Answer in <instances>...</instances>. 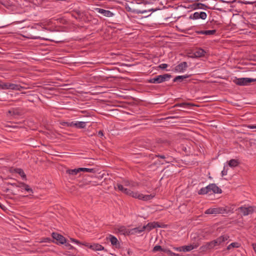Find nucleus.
<instances>
[{"instance_id":"nucleus-1","label":"nucleus","mask_w":256,"mask_h":256,"mask_svg":"<svg viewBox=\"0 0 256 256\" xmlns=\"http://www.w3.org/2000/svg\"><path fill=\"white\" fill-rule=\"evenodd\" d=\"M32 38H42L55 42H60L64 40V36L58 32H52L50 34H42L41 36H37L36 34L32 36Z\"/></svg>"},{"instance_id":"nucleus-2","label":"nucleus","mask_w":256,"mask_h":256,"mask_svg":"<svg viewBox=\"0 0 256 256\" xmlns=\"http://www.w3.org/2000/svg\"><path fill=\"white\" fill-rule=\"evenodd\" d=\"M172 77V76L168 74L162 75H158L148 80V82L151 84H160L168 80Z\"/></svg>"},{"instance_id":"nucleus-3","label":"nucleus","mask_w":256,"mask_h":256,"mask_svg":"<svg viewBox=\"0 0 256 256\" xmlns=\"http://www.w3.org/2000/svg\"><path fill=\"white\" fill-rule=\"evenodd\" d=\"M254 82H256V78H236L234 82L238 86H246L248 84Z\"/></svg>"},{"instance_id":"nucleus-4","label":"nucleus","mask_w":256,"mask_h":256,"mask_svg":"<svg viewBox=\"0 0 256 256\" xmlns=\"http://www.w3.org/2000/svg\"><path fill=\"white\" fill-rule=\"evenodd\" d=\"M52 237L54 239L53 242L57 244H64L66 243V238L62 235L56 232L52 233Z\"/></svg>"},{"instance_id":"nucleus-5","label":"nucleus","mask_w":256,"mask_h":256,"mask_svg":"<svg viewBox=\"0 0 256 256\" xmlns=\"http://www.w3.org/2000/svg\"><path fill=\"white\" fill-rule=\"evenodd\" d=\"M227 212L226 210L224 208H210L206 210V214H219Z\"/></svg>"},{"instance_id":"nucleus-6","label":"nucleus","mask_w":256,"mask_h":256,"mask_svg":"<svg viewBox=\"0 0 256 256\" xmlns=\"http://www.w3.org/2000/svg\"><path fill=\"white\" fill-rule=\"evenodd\" d=\"M230 238L228 234H224L213 240L215 246L222 245L223 244Z\"/></svg>"},{"instance_id":"nucleus-7","label":"nucleus","mask_w":256,"mask_h":256,"mask_svg":"<svg viewBox=\"0 0 256 256\" xmlns=\"http://www.w3.org/2000/svg\"><path fill=\"white\" fill-rule=\"evenodd\" d=\"M197 247H198L197 245L194 246L192 244H190V245H188V246H182L176 248L175 249L176 250L179 251V252L182 251L184 252H190V251L196 248Z\"/></svg>"},{"instance_id":"nucleus-8","label":"nucleus","mask_w":256,"mask_h":256,"mask_svg":"<svg viewBox=\"0 0 256 256\" xmlns=\"http://www.w3.org/2000/svg\"><path fill=\"white\" fill-rule=\"evenodd\" d=\"M207 16V14L205 12H195L193 14V16H190V18H194V19H198V18H201L202 20H205Z\"/></svg>"},{"instance_id":"nucleus-9","label":"nucleus","mask_w":256,"mask_h":256,"mask_svg":"<svg viewBox=\"0 0 256 256\" xmlns=\"http://www.w3.org/2000/svg\"><path fill=\"white\" fill-rule=\"evenodd\" d=\"M95 10L98 12L102 14L104 16L106 17H112L114 15V14L112 12L100 8H96Z\"/></svg>"},{"instance_id":"nucleus-10","label":"nucleus","mask_w":256,"mask_h":256,"mask_svg":"<svg viewBox=\"0 0 256 256\" xmlns=\"http://www.w3.org/2000/svg\"><path fill=\"white\" fill-rule=\"evenodd\" d=\"M107 240L109 239L112 244L115 246L116 248H119L120 247V244L118 242V239L114 236L110 234L108 238H106Z\"/></svg>"},{"instance_id":"nucleus-11","label":"nucleus","mask_w":256,"mask_h":256,"mask_svg":"<svg viewBox=\"0 0 256 256\" xmlns=\"http://www.w3.org/2000/svg\"><path fill=\"white\" fill-rule=\"evenodd\" d=\"M142 227H145V230H146L148 231H150L151 230L156 228H160V225L158 222H149L146 226H144Z\"/></svg>"},{"instance_id":"nucleus-12","label":"nucleus","mask_w":256,"mask_h":256,"mask_svg":"<svg viewBox=\"0 0 256 256\" xmlns=\"http://www.w3.org/2000/svg\"><path fill=\"white\" fill-rule=\"evenodd\" d=\"M22 113V110L19 108H12L8 112V114L14 116H20Z\"/></svg>"},{"instance_id":"nucleus-13","label":"nucleus","mask_w":256,"mask_h":256,"mask_svg":"<svg viewBox=\"0 0 256 256\" xmlns=\"http://www.w3.org/2000/svg\"><path fill=\"white\" fill-rule=\"evenodd\" d=\"M89 248L94 250H104L106 252L108 250L101 244H94L89 246Z\"/></svg>"},{"instance_id":"nucleus-14","label":"nucleus","mask_w":256,"mask_h":256,"mask_svg":"<svg viewBox=\"0 0 256 256\" xmlns=\"http://www.w3.org/2000/svg\"><path fill=\"white\" fill-rule=\"evenodd\" d=\"M145 230V227H137L134 228H132L128 232V234L130 235L131 234H140L142 232H144Z\"/></svg>"},{"instance_id":"nucleus-15","label":"nucleus","mask_w":256,"mask_h":256,"mask_svg":"<svg viewBox=\"0 0 256 256\" xmlns=\"http://www.w3.org/2000/svg\"><path fill=\"white\" fill-rule=\"evenodd\" d=\"M188 67L186 62H184L176 66V70L178 72H183Z\"/></svg>"},{"instance_id":"nucleus-16","label":"nucleus","mask_w":256,"mask_h":256,"mask_svg":"<svg viewBox=\"0 0 256 256\" xmlns=\"http://www.w3.org/2000/svg\"><path fill=\"white\" fill-rule=\"evenodd\" d=\"M116 230H117L118 232L120 234L127 236L130 235V234H128L130 230L127 229L124 226H120L119 228H116Z\"/></svg>"},{"instance_id":"nucleus-17","label":"nucleus","mask_w":256,"mask_h":256,"mask_svg":"<svg viewBox=\"0 0 256 256\" xmlns=\"http://www.w3.org/2000/svg\"><path fill=\"white\" fill-rule=\"evenodd\" d=\"M196 32L198 34H202L206 35H214L216 33V30H199L196 31Z\"/></svg>"},{"instance_id":"nucleus-18","label":"nucleus","mask_w":256,"mask_h":256,"mask_svg":"<svg viewBox=\"0 0 256 256\" xmlns=\"http://www.w3.org/2000/svg\"><path fill=\"white\" fill-rule=\"evenodd\" d=\"M206 52L202 48H198L194 52L196 57H202L204 56Z\"/></svg>"},{"instance_id":"nucleus-19","label":"nucleus","mask_w":256,"mask_h":256,"mask_svg":"<svg viewBox=\"0 0 256 256\" xmlns=\"http://www.w3.org/2000/svg\"><path fill=\"white\" fill-rule=\"evenodd\" d=\"M4 127L6 128V130L10 132H14V130L18 129L21 128V126H19L17 125L10 126L8 124L4 125Z\"/></svg>"},{"instance_id":"nucleus-20","label":"nucleus","mask_w":256,"mask_h":256,"mask_svg":"<svg viewBox=\"0 0 256 256\" xmlns=\"http://www.w3.org/2000/svg\"><path fill=\"white\" fill-rule=\"evenodd\" d=\"M7 185H10V186H16V187H17V188L22 187V186H25L26 188L28 187L26 186V184L25 183L22 182H8L7 183Z\"/></svg>"},{"instance_id":"nucleus-21","label":"nucleus","mask_w":256,"mask_h":256,"mask_svg":"<svg viewBox=\"0 0 256 256\" xmlns=\"http://www.w3.org/2000/svg\"><path fill=\"white\" fill-rule=\"evenodd\" d=\"M10 88V90H20L22 89H26V88L24 86H22L19 84H11Z\"/></svg>"},{"instance_id":"nucleus-22","label":"nucleus","mask_w":256,"mask_h":256,"mask_svg":"<svg viewBox=\"0 0 256 256\" xmlns=\"http://www.w3.org/2000/svg\"><path fill=\"white\" fill-rule=\"evenodd\" d=\"M212 191L215 194H221L222 190L218 188L215 184H212Z\"/></svg>"},{"instance_id":"nucleus-23","label":"nucleus","mask_w":256,"mask_h":256,"mask_svg":"<svg viewBox=\"0 0 256 256\" xmlns=\"http://www.w3.org/2000/svg\"><path fill=\"white\" fill-rule=\"evenodd\" d=\"M194 106L193 104L188 102H182L176 104L174 107L182 106L184 108H189L190 106Z\"/></svg>"},{"instance_id":"nucleus-24","label":"nucleus","mask_w":256,"mask_h":256,"mask_svg":"<svg viewBox=\"0 0 256 256\" xmlns=\"http://www.w3.org/2000/svg\"><path fill=\"white\" fill-rule=\"evenodd\" d=\"M189 76H190L187 75V74L184 75V76H176L173 80V82H176L178 81L182 82V80H184V79H185L186 78H188Z\"/></svg>"},{"instance_id":"nucleus-25","label":"nucleus","mask_w":256,"mask_h":256,"mask_svg":"<svg viewBox=\"0 0 256 256\" xmlns=\"http://www.w3.org/2000/svg\"><path fill=\"white\" fill-rule=\"evenodd\" d=\"M14 171L17 174H18L23 179L26 180V175L22 168H16Z\"/></svg>"},{"instance_id":"nucleus-26","label":"nucleus","mask_w":256,"mask_h":256,"mask_svg":"<svg viewBox=\"0 0 256 256\" xmlns=\"http://www.w3.org/2000/svg\"><path fill=\"white\" fill-rule=\"evenodd\" d=\"M239 164V162L238 160L235 159H232L228 162V165L230 167H236Z\"/></svg>"},{"instance_id":"nucleus-27","label":"nucleus","mask_w":256,"mask_h":256,"mask_svg":"<svg viewBox=\"0 0 256 256\" xmlns=\"http://www.w3.org/2000/svg\"><path fill=\"white\" fill-rule=\"evenodd\" d=\"M86 126V122H76V127L78 128H84Z\"/></svg>"},{"instance_id":"nucleus-28","label":"nucleus","mask_w":256,"mask_h":256,"mask_svg":"<svg viewBox=\"0 0 256 256\" xmlns=\"http://www.w3.org/2000/svg\"><path fill=\"white\" fill-rule=\"evenodd\" d=\"M10 83H1L0 82V88L2 90H8L10 88Z\"/></svg>"},{"instance_id":"nucleus-29","label":"nucleus","mask_w":256,"mask_h":256,"mask_svg":"<svg viewBox=\"0 0 256 256\" xmlns=\"http://www.w3.org/2000/svg\"><path fill=\"white\" fill-rule=\"evenodd\" d=\"M240 246V244L238 242H232V244H229L227 248H226V250H230L232 248H239Z\"/></svg>"},{"instance_id":"nucleus-30","label":"nucleus","mask_w":256,"mask_h":256,"mask_svg":"<svg viewBox=\"0 0 256 256\" xmlns=\"http://www.w3.org/2000/svg\"><path fill=\"white\" fill-rule=\"evenodd\" d=\"M79 172L80 170H78V168L73 170H66L67 173L73 176L77 174Z\"/></svg>"},{"instance_id":"nucleus-31","label":"nucleus","mask_w":256,"mask_h":256,"mask_svg":"<svg viewBox=\"0 0 256 256\" xmlns=\"http://www.w3.org/2000/svg\"><path fill=\"white\" fill-rule=\"evenodd\" d=\"M154 195L152 194H148V195H144L142 194V200L144 201L152 199L154 197Z\"/></svg>"},{"instance_id":"nucleus-32","label":"nucleus","mask_w":256,"mask_h":256,"mask_svg":"<svg viewBox=\"0 0 256 256\" xmlns=\"http://www.w3.org/2000/svg\"><path fill=\"white\" fill-rule=\"evenodd\" d=\"M78 170L80 172H94L95 170L94 168H78Z\"/></svg>"},{"instance_id":"nucleus-33","label":"nucleus","mask_w":256,"mask_h":256,"mask_svg":"<svg viewBox=\"0 0 256 256\" xmlns=\"http://www.w3.org/2000/svg\"><path fill=\"white\" fill-rule=\"evenodd\" d=\"M194 5L196 6V8H198L206 9V8H210L206 4H201V3H196Z\"/></svg>"},{"instance_id":"nucleus-34","label":"nucleus","mask_w":256,"mask_h":256,"mask_svg":"<svg viewBox=\"0 0 256 256\" xmlns=\"http://www.w3.org/2000/svg\"><path fill=\"white\" fill-rule=\"evenodd\" d=\"M130 196L134 198H137L139 200H142V194L138 192H132V194Z\"/></svg>"},{"instance_id":"nucleus-35","label":"nucleus","mask_w":256,"mask_h":256,"mask_svg":"<svg viewBox=\"0 0 256 256\" xmlns=\"http://www.w3.org/2000/svg\"><path fill=\"white\" fill-rule=\"evenodd\" d=\"M130 196L134 198H137L139 200H142V194L138 192H132V194Z\"/></svg>"},{"instance_id":"nucleus-36","label":"nucleus","mask_w":256,"mask_h":256,"mask_svg":"<svg viewBox=\"0 0 256 256\" xmlns=\"http://www.w3.org/2000/svg\"><path fill=\"white\" fill-rule=\"evenodd\" d=\"M164 250H168V249H164L160 246H156L153 248L152 251L154 252H156L158 251H162L164 252Z\"/></svg>"},{"instance_id":"nucleus-37","label":"nucleus","mask_w":256,"mask_h":256,"mask_svg":"<svg viewBox=\"0 0 256 256\" xmlns=\"http://www.w3.org/2000/svg\"><path fill=\"white\" fill-rule=\"evenodd\" d=\"M164 252L166 253L168 255V256H184L180 255L179 254H175V253L172 252L170 250H164Z\"/></svg>"},{"instance_id":"nucleus-38","label":"nucleus","mask_w":256,"mask_h":256,"mask_svg":"<svg viewBox=\"0 0 256 256\" xmlns=\"http://www.w3.org/2000/svg\"><path fill=\"white\" fill-rule=\"evenodd\" d=\"M206 246L208 248V250H211L214 248L215 245L214 244V241L212 240L210 242H206Z\"/></svg>"},{"instance_id":"nucleus-39","label":"nucleus","mask_w":256,"mask_h":256,"mask_svg":"<svg viewBox=\"0 0 256 256\" xmlns=\"http://www.w3.org/2000/svg\"><path fill=\"white\" fill-rule=\"evenodd\" d=\"M155 157L160 158L162 159V160H168V159H169V156H166L164 154H156Z\"/></svg>"},{"instance_id":"nucleus-40","label":"nucleus","mask_w":256,"mask_h":256,"mask_svg":"<svg viewBox=\"0 0 256 256\" xmlns=\"http://www.w3.org/2000/svg\"><path fill=\"white\" fill-rule=\"evenodd\" d=\"M116 188H118L119 190L122 192H124L125 189V188H124L122 185L119 184H117L116 186H114V189L116 190Z\"/></svg>"},{"instance_id":"nucleus-41","label":"nucleus","mask_w":256,"mask_h":256,"mask_svg":"<svg viewBox=\"0 0 256 256\" xmlns=\"http://www.w3.org/2000/svg\"><path fill=\"white\" fill-rule=\"evenodd\" d=\"M206 188H202L200 189L198 192V194L200 195H203L208 194V191L206 190Z\"/></svg>"},{"instance_id":"nucleus-42","label":"nucleus","mask_w":256,"mask_h":256,"mask_svg":"<svg viewBox=\"0 0 256 256\" xmlns=\"http://www.w3.org/2000/svg\"><path fill=\"white\" fill-rule=\"evenodd\" d=\"M26 186H28L27 188H26L25 186H22V187H20V188L24 190H26V192H28L32 193L33 192L32 190L30 188L28 185L26 184Z\"/></svg>"},{"instance_id":"nucleus-43","label":"nucleus","mask_w":256,"mask_h":256,"mask_svg":"<svg viewBox=\"0 0 256 256\" xmlns=\"http://www.w3.org/2000/svg\"><path fill=\"white\" fill-rule=\"evenodd\" d=\"M132 192L131 190L128 189V188H125L124 191V193L126 194L127 195H128V196H131L132 194Z\"/></svg>"},{"instance_id":"nucleus-44","label":"nucleus","mask_w":256,"mask_h":256,"mask_svg":"<svg viewBox=\"0 0 256 256\" xmlns=\"http://www.w3.org/2000/svg\"><path fill=\"white\" fill-rule=\"evenodd\" d=\"M212 184H210L209 185H208V186L205 187V188H206V191H208V193L209 192L212 191Z\"/></svg>"},{"instance_id":"nucleus-45","label":"nucleus","mask_w":256,"mask_h":256,"mask_svg":"<svg viewBox=\"0 0 256 256\" xmlns=\"http://www.w3.org/2000/svg\"><path fill=\"white\" fill-rule=\"evenodd\" d=\"M168 65L166 64H162L159 65L158 68L161 69H165L168 67Z\"/></svg>"},{"instance_id":"nucleus-46","label":"nucleus","mask_w":256,"mask_h":256,"mask_svg":"<svg viewBox=\"0 0 256 256\" xmlns=\"http://www.w3.org/2000/svg\"><path fill=\"white\" fill-rule=\"evenodd\" d=\"M200 249L202 251H206L207 250H208V248L206 246V244L204 245H203L200 248Z\"/></svg>"},{"instance_id":"nucleus-47","label":"nucleus","mask_w":256,"mask_h":256,"mask_svg":"<svg viewBox=\"0 0 256 256\" xmlns=\"http://www.w3.org/2000/svg\"><path fill=\"white\" fill-rule=\"evenodd\" d=\"M170 162L168 160H159L158 164H164L165 163H168Z\"/></svg>"},{"instance_id":"nucleus-48","label":"nucleus","mask_w":256,"mask_h":256,"mask_svg":"<svg viewBox=\"0 0 256 256\" xmlns=\"http://www.w3.org/2000/svg\"><path fill=\"white\" fill-rule=\"evenodd\" d=\"M256 2H248V1H245L242 2L244 4H254Z\"/></svg>"},{"instance_id":"nucleus-49","label":"nucleus","mask_w":256,"mask_h":256,"mask_svg":"<svg viewBox=\"0 0 256 256\" xmlns=\"http://www.w3.org/2000/svg\"><path fill=\"white\" fill-rule=\"evenodd\" d=\"M65 244H66V246L68 247V250H72L74 248V247L72 246H71L70 244L68 243H67V244L65 243Z\"/></svg>"},{"instance_id":"nucleus-50","label":"nucleus","mask_w":256,"mask_h":256,"mask_svg":"<svg viewBox=\"0 0 256 256\" xmlns=\"http://www.w3.org/2000/svg\"><path fill=\"white\" fill-rule=\"evenodd\" d=\"M69 126L70 127H72V126H75L76 127V122H70Z\"/></svg>"},{"instance_id":"nucleus-51","label":"nucleus","mask_w":256,"mask_h":256,"mask_svg":"<svg viewBox=\"0 0 256 256\" xmlns=\"http://www.w3.org/2000/svg\"><path fill=\"white\" fill-rule=\"evenodd\" d=\"M248 128L251 129L256 128V125H249Z\"/></svg>"},{"instance_id":"nucleus-52","label":"nucleus","mask_w":256,"mask_h":256,"mask_svg":"<svg viewBox=\"0 0 256 256\" xmlns=\"http://www.w3.org/2000/svg\"><path fill=\"white\" fill-rule=\"evenodd\" d=\"M70 122H63L62 124L63 126H70L69 124H70Z\"/></svg>"},{"instance_id":"nucleus-53","label":"nucleus","mask_w":256,"mask_h":256,"mask_svg":"<svg viewBox=\"0 0 256 256\" xmlns=\"http://www.w3.org/2000/svg\"><path fill=\"white\" fill-rule=\"evenodd\" d=\"M98 134L100 136H104V132H103V131L102 130H100L98 132Z\"/></svg>"},{"instance_id":"nucleus-54","label":"nucleus","mask_w":256,"mask_h":256,"mask_svg":"<svg viewBox=\"0 0 256 256\" xmlns=\"http://www.w3.org/2000/svg\"><path fill=\"white\" fill-rule=\"evenodd\" d=\"M147 12V10H139L138 12V14H144L145 12Z\"/></svg>"},{"instance_id":"nucleus-55","label":"nucleus","mask_w":256,"mask_h":256,"mask_svg":"<svg viewBox=\"0 0 256 256\" xmlns=\"http://www.w3.org/2000/svg\"><path fill=\"white\" fill-rule=\"evenodd\" d=\"M252 247H253V248H254V252L256 253V244H252Z\"/></svg>"},{"instance_id":"nucleus-56","label":"nucleus","mask_w":256,"mask_h":256,"mask_svg":"<svg viewBox=\"0 0 256 256\" xmlns=\"http://www.w3.org/2000/svg\"><path fill=\"white\" fill-rule=\"evenodd\" d=\"M226 174H227V172H226H226H225V171L224 170H222V176H224V175H226Z\"/></svg>"},{"instance_id":"nucleus-57","label":"nucleus","mask_w":256,"mask_h":256,"mask_svg":"<svg viewBox=\"0 0 256 256\" xmlns=\"http://www.w3.org/2000/svg\"><path fill=\"white\" fill-rule=\"evenodd\" d=\"M71 240L72 241V242H74L77 244H79V242L75 239H74V238H71Z\"/></svg>"},{"instance_id":"nucleus-58","label":"nucleus","mask_w":256,"mask_h":256,"mask_svg":"<svg viewBox=\"0 0 256 256\" xmlns=\"http://www.w3.org/2000/svg\"><path fill=\"white\" fill-rule=\"evenodd\" d=\"M178 118V116H169V117L167 118V119L175 118Z\"/></svg>"},{"instance_id":"nucleus-59","label":"nucleus","mask_w":256,"mask_h":256,"mask_svg":"<svg viewBox=\"0 0 256 256\" xmlns=\"http://www.w3.org/2000/svg\"><path fill=\"white\" fill-rule=\"evenodd\" d=\"M10 190L8 188H6L4 191L6 192H8Z\"/></svg>"},{"instance_id":"nucleus-60","label":"nucleus","mask_w":256,"mask_h":256,"mask_svg":"<svg viewBox=\"0 0 256 256\" xmlns=\"http://www.w3.org/2000/svg\"><path fill=\"white\" fill-rule=\"evenodd\" d=\"M156 10H154V9H150L149 10H148V12H154Z\"/></svg>"},{"instance_id":"nucleus-61","label":"nucleus","mask_w":256,"mask_h":256,"mask_svg":"<svg viewBox=\"0 0 256 256\" xmlns=\"http://www.w3.org/2000/svg\"><path fill=\"white\" fill-rule=\"evenodd\" d=\"M90 244H86V246H88V248H89V246H90Z\"/></svg>"},{"instance_id":"nucleus-62","label":"nucleus","mask_w":256,"mask_h":256,"mask_svg":"<svg viewBox=\"0 0 256 256\" xmlns=\"http://www.w3.org/2000/svg\"><path fill=\"white\" fill-rule=\"evenodd\" d=\"M46 240H50V238H46Z\"/></svg>"},{"instance_id":"nucleus-63","label":"nucleus","mask_w":256,"mask_h":256,"mask_svg":"<svg viewBox=\"0 0 256 256\" xmlns=\"http://www.w3.org/2000/svg\"><path fill=\"white\" fill-rule=\"evenodd\" d=\"M0 207L2 208V204L0 203Z\"/></svg>"}]
</instances>
